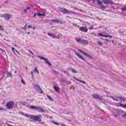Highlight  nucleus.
<instances>
[{
	"instance_id": "nucleus-35",
	"label": "nucleus",
	"mask_w": 126,
	"mask_h": 126,
	"mask_svg": "<svg viewBox=\"0 0 126 126\" xmlns=\"http://www.w3.org/2000/svg\"><path fill=\"white\" fill-rule=\"evenodd\" d=\"M97 44L98 45H100V46H102V45H103V44L102 43V42H101V41L97 42Z\"/></svg>"
},
{
	"instance_id": "nucleus-25",
	"label": "nucleus",
	"mask_w": 126,
	"mask_h": 126,
	"mask_svg": "<svg viewBox=\"0 0 126 126\" xmlns=\"http://www.w3.org/2000/svg\"><path fill=\"white\" fill-rule=\"evenodd\" d=\"M93 97L94 98V99H100V96L97 94H94Z\"/></svg>"
},
{
	"instance_id": "nucleus-38",
	"label": "nucleus",
	"mask_w": 126,
	"mask_h": 126,
	"mask_svg": "<svg viewBox=\"0 0 126 126\" xmlns=\"http://www.w3.org/2000/svg\"><path fill=\"white\" fill-rule=\"evenodd\" d=\"M28 28H32V25H30L28 26Z\"/></svg>"
},
{
	"instance_id": "nucleus-33",
	"label": "nucleus",
	"mask_w": 126,
	"mask_h": 126,
	"mask_svg": "<svg viewBox=\"0 0 126 126\" xmlns=\"http://www.w3.org/2000/svg\"><path fill=\"white\" fill-rule=\"evenodd\" d=\"M63 35L61 34V33H59L58 35H56V36L58 37V39L60 37H62Z\"/></svg>"
},
{
	"instance_id": "nucleus-12",
	"label": "nucleus",
	"mask_w": 126,
	"mask_h": 126,
	"mask_svg": "<svg viewBox=\"0 0 126 126\" xmlns=\"http://www.w3.org/2000/svg\"><path fill=\"white\" fill-rule=\"evenodd\" d=\"M79 30H80V31H82V32H87V31H88V29H87V28L85 27H81L79 29Z\"/></svg>"
},
{
	"instance_id": "nucleus-32",
	"label": "nucleus",
	"mask_w": 126,
	"mask_h": 126,
	"mask_svg": "<svg viewBox=\"0 0 126 126\" xmlns=\"http://www.w3.org/2000/svg\"><path fill=\"white\" fill-rule=\"evenodd\" d=\"M21 82L23 84H24V85H25V84H26V83H25V81H24V79H22L21 80Z\"/></svg>"
},
{
	"instance_id": "nucleus-47",
	"label": "nucleus",
	"mask_w": 126,
	"mask_h": 126,
	"mask_svg": "<svg viewBox=\"0 0 126 126\" xmlns=\"http://www.w3.org/2000/svg\"><path fill=\"white\" fill-rule=\"evenodd\" d=\"M0 50L1 51H2V49H1V48H0Z\"/></svg>"
},
{
	"instance_id": "nucleus-39",
	"label": "nucleus",
	"mask_w": 126,
	"mask_h": 126,
	"mask_svg": "<svg viewBox=\"0 0 126 126\" xmlns=\"http://www.w3.org/2000/svg\"><path fill=\"white\" fill-rule=\"evenodd\" d=\"M27 10H28L27 9H26L24 10L25 13H27Z\"/></svg>"
},
{
	"instance_id": "nucleus-37",
	"label": "nucleus",
	"mask_w": 126,
	"mask_h": 126,
	"mask_svg": "<svg viewBox=\"0 0 126 126\" xmlns=\"http://www.w3.org/2000/svg\"><path fill=\"white\" fill-rule=\"evenodd\" d=\"M122 10H123V11H126V8L124 7L122 9Z\"/></svg>"
},
{
	"instance_id": "nucleus-36",
	"label": "nucleus",
	"mask_w": 126,
	"mask_h": 126,
	"mask_svg": "<svg viewBox=\"0 0 126 126\" xmlns=\"http://www.w3.org/2000/svg\"><path fill=\"white\" fill-rule=\"evenodd\" d=\"M27 9L28 10H30V9H31V7H30V6L27 7Z\"/></svg>"
},
{
	"instance_id": "nucleus-44",
	"label": "nucleus",
	"mask_w": 126,
	"mask_h": 126,
	"mask_svg": "<svg viewBox=\"0 0 126 126\" xmlns=\"http://www.w3.org/2000/svg\"><path fill=\"white\" fill-rule=\"evenodd\" d=\"M35 28H35V27H33V28H32L33 30H35Z\"/></svg>"
},
{
	"instance_id": "nucleus-20",
	"label": "nucleus",
	"mask_w": 126,
	"mask_h": 126,
	"mask_svg": "<svg viewBox=\"0 0 126 126\" xmlns=\"http://www.w3.org/2000/svg\"><path fill=\"white\" fill-rule=\"evenodd\" d=\"M28 52H29L30 54H28V56H29V57H32V58H34V57H35V55H34V53H33L32 51H31V50H28Z\"/></svg>"
},
{
	"instance_id": "nucleus-46",
	"label": "nucleus",
	"mask_w": 126,
	"mask_h": 126,
	"mask_svg": "<svg viewBox=\"0 0 126 126\" xmlns=\"http://www.w3.org/2000/svg\"><path fill=\"white\" fill-rule=\"evenodd\" d=\"M27 34H30V32H28Z\"/></svg>"
},
{
	"instance_id": "nucleus-11",
	"label": "nucleus",
	"mask_w": 126,
	"mask_h": 126,
	"mask_svg": "<svg viewBox=\"0 0 126 126\" xmlns=\"http://www.w3.org/2000/svg\"><path fill=\"white\" fill-rule=\"evenodd\" d=\"M78 51L79 52H80V53H82V54H83V55L86 56V57H87V58H89V59H90V58H91V56H90V55H89L87 53H85V52L82 51V50L78 49Z\"/></svg>"
},
{
	"instance_id": "nucleus-18",
	"label": "nucleus",
	"mask_w": 126,
	"mask_h": 126,
	"mask_svg": "<svg viewBox=\"0 0 126 126\" xmlns=\"http://www.w3.org/2000/svg\"><path fill=\"white\" fill-rule=\"evenodd\" d=\"M36 15L38 16H45L46 15V13L44 12H43L42 13H41L40 12L36 13Z\"/></svg>"
},
{
	"instance_id": "nucleus-8",
	"label": "nucleus",
	"mask_w": 126,
	"mask_h": 126,
	"mask_svg": "<svg viewBox=\"0 0 126 126\" xmlns=\"http://www.w3.org/2000/svg\"><path fill=\"white\" fill-rule=\"evenodd\" d=\"M34 88L37 90V92H38V93H43V91L42 90V89H41V88L39 86V85H35Z\"/></svg>"
},
{
	"instance_id": "nucleus-27",
	"label": "nucleus",
	"mask_w": 126,
	"mask_h": 126,
	"mask_svg": "<svg viewBox=\"0 0 126 126\" xmlns=\"http://www.w3.org/2000/svg\"><path fill=\"white\" fill-rule=\"evenodd\" d=\"M71 71L72 72H73V73H77V70H76L73 68L71 69Z\"/></svg>"
},
{
	"instance_id": "nucleus-19",
	"label": "nucleus",
	"mask_w": 126,
	"mask_h": 126,
	"mask_svg": "<svg viewBox=\"0 0 126 126\" xmlns=\"http://www.w3.org/2000/svg\"><path fill=\"white\" fill-rule=\"evenodd\" d=\"M54 90H55V91H56V92H57V93H60V89L59 87L54 86Z\"/></svg>"
},
{
	"instance_id": "nucleus-9",
	"label": "nucleus",
	"mask_w": 126,
	"mask_h": 126,
	"mask_svg": "<svg viewBox=\"0 0 126 126\" xmlns=\"http://www.w3.org/2000/svg\"><path fill=\"white\" fill-rule=\"evenodd\" d=\"M40 60H43L45 62V63H46L47 64H48V65H49V66L52 65V63H50V62H49V61L48 60V59H46V58H44V57H40Z\"/></svg>"
},
{
	"instance_id": "nucleus-23",
	"label": "nucleus",
	"mask_w": 126,
	"mask_h": 126,
	"mask_svg": "<svg viewBox=\"0 0 126 126\" xmlns=\"http://www.w3.org/2000/svg\"><path fill=\"white\" fill-rule=\"evenodd\" d=\"M52 21L53 23H59V22H60V20L56 19L55 20H52Z\"/></svg>"
},
{
	"instance_id": "nucleus-29",
	"label": "nucleus",
	"mask_w": 126,
	"mask_h": 126,
	"mask_svg": "<svg viewBox=\"0 0 126 126\" xmlns=\"http://www.w3.org/2000/svg\"><path fill=\"white\" fill-rule=\"evenodd\" d=\"M47 97L48 98L49 100H50V101H53V98L50 96L47 95Z\"/></svg>"
},
{
	"instance_id": "nucleus-1",
	"label": "nucleus",
	"mask_w": 126,
	"mask_h": 126,
	"mask_svg": "<svg viewBox=\"0 0 126 126\" xmlns=\"http://www.w3.org/2000/svg\"><path fill=\"white\" fill-rule=\"evenodd\" d=\"M24 116H25V117H27V118H30V119H32V120H33L34 121H38V122H40V121H41V118H42V116L41 115L33 116L32 115L26 114H24Z\"/></svg>"
},
{
	"instance_id": "nucleus-31",
	"label": "nucleus",
	"mask_w": 126,
	"mask_h": 126,
	"mask_svg": "<svg viewBox=\"0 0 126 126\" xmlns=\"http://www.w3.org/2000/svg\"><path fill=\"white\" fill-rule=\"evenodd\" d=\"M10 76H11V73H7V77H10Z\"/></svg>"
},
{
	"instance_id": "nucleus-17",
	"label": "nucleus",
	"mask_w": 126,
	"mask_h": 126,
	"mask_svg": "<svg viewBox=\"0 0 126 126\" xmlns=\"http://www.w3.org/2000/svg\"><path fill=\"white\" fill-rule=\"evenodd\" d=\"M74 79H75L77 81H79V82H81V83H84V84H86V82H85V81H82L81 80H79L78 78H77L75 77H74Z\"/></svg>"
},
{
	"instance_id": "nucleus-45",
	"label": "nucleus",
	"mask_w": 126,
	"mask_h": 126,
	"mask_svg": "<svg viewBox=\"0 0 126 126\" xmlns=\"http://www.w3.org/2000/svg\"><path fill=\"white\" fill-rule=\"evenodd\" d=\"M2 27L1 25H0V29H1Z\"/></svg>"
},
{
	"instance_id": "nucleus-48",
	"label": "nucleus",
	"mask_w": 126,
	"mask_h": 126,
	"mask_svg": "<svg viewBox=\"0 0 126 126\" xmlns=\"http://www.w3.org/2000/svg\"><path fill=\"white\" fill-rule=\"evenodd\" d=\"M124 116H125V117H126V114L124 115Z\"/></svg>"
},
{
	"instance_id": "nucleus-14",
	"label": "nucleus",
	"mask_w": 126,
	"mask_h": 126,
	"mask_svg": "<svg viewBox=\"0 0 126 126\" xmlns=\"http://www.w3.org/2000/svg\"><path fill=\"white\" fill-rule=\"evenodd\" d=\"M102 2H103V3H104V4H112V1H109V0H102Z\"/></svg>"
},
{
	"instance_id": "nucleus-34",
	"label": "nucleus",
	"mask_w": 126,
	"mask_h": 126,
	"mask_svg": "<svg viewBox=\"0 0 126 126\" xmlns=\"http://www.w3.org/2000/svg\"><path fill=\"white\" fill-rule=\"evenodd\" d=\"M27 26H28V25H26L22 29H27Z\"/></svg>"
},
{
	"instance_id": "nucleus-40",
	"label": "nucleus",
	"mask_w": 126,
	"mask_h": 126,
	"mask_svg": "<svg viewBox=\"0 0 126 126\" xmlns=\"http://www.w3.org/2000/svg\"><path fill=\"white\" fill-rule=\"evenodd\" d=\"M31 74H32V77H34V76L33 75V71H31Z\"/></svg>"
},
{
	"instance_id": "nucleus-41",
	"label": "nucleus",
	"mask_w": 126,
	"mask_h": 126,
	"mask_svg": "<svg viewBox=\"0 0 126 126\" xmlns=\"http://www.w3.org/2000/svg\"><path fill=\"white\" fill-rule=\"evenodd\" d=\"M90 30H93V27H91L90 28Z\"/></svg>"
},
{
	"instance_id": "nucleus-26",
	"label": "nucleus",
	"mask_w": 126,
	"mask_h": 126,
	"mask_svg": "<svg viewBox=\"0 0 126 126\" xmlns=\"http://www.w3.org/2000/svg\"><path fill=\"white\" fill-rule=\"evenodd\" d=\"M33 71L35 73H37V74L39 73V70L37 69V67H35L34 69H33Z\"/></svg>"
},
{
	"instance_id": "nucleus-21",
	"label": "nucleus",
	"mask_w": 126,
	"mask_h": 126,
	"mask_svg": "<svg viewBox=\"0 0 126 126\" xmlns=\"http://www.w3.org/2000/svg\"><path fill=\"white\" fill-rule=\"evenodd\" d=\"M60 10L62 12H64V13H66V12H67V10L63 8H61Z\"/></svg>"
},
{
	"instance_id": "nucleus-10",
	"label": "nucleus",
	"mask_w": 126,
	"mask_h": 126,
	"mask_svg": "<svg viewBox=\"0 0 126 126\" xmlns=\"http://www.w3.org/2000/svg\"><path fill=\"white\" fill-rule=\"evenodd\" d=\"M112 112L113 115V116H114V117H117L118 116V115H119V112H118V110L115 109V108L112 109Z\"/></svg>"
},
{
	"instance_id": "nucleus-3",
	"label": "nucleus",
	"mask_w": 126,
	"mask_h": 126,
	"mask_svg": "<svg viewBox=\"0 0 126 126\" xmlns=\"http://www.w3.org/2000/svg\"><path fill=\"white\" fill-rule=\"evenodd\" d=\"M13 107H14V101H10L7 102L6 104V109L11 110V109H13Z\"/></svg>"
},
{
	"instance_id": "nucleus-51",
	"label": "nucleus",
	"mask_w": 126,
	"mask_h": 126,
	"mask_svg": "<svg viewBox=\"0 0 126 126\" xmlns=\"http://www.w3.org/2000/svg\"><path fill=\"white\" fill-rule=\"evenodd\" d=\"M106 41H108V39H106Z\"/></svg>"
},
{
	"instance_id": "nucleus-15",
	"label": "nucleus",
	"mask_w": 126,
	"mask_h": 126,
	"mask_svg": "<svg viewBox=\"0 0 126 126\" xmlns=\"http://www.w3.org/2000/svg\"><path fill=\"white\" fill-rule=\"evenodd\" d=\"M30 108V109H32V110H35V111H38L39 107L32 105V106H31Z\"/></svg>"
},
{
	"instance_id": "nucleus-42",
	"label": "nucleus",
	"mask_w": 126,
	"mask_h": 126,
	"mask_svg": "<svg viewBox=\"0 0 126 126\" xmlns=\"http://www.w3.org/2000/svg\"><path fill=\"white\" fill-rule=\"evenodd\" d=\"M54 124H55V125H57V126H59V123H58L55 122Z\"/></svg>"
},
{
	"instance_id": "nucleus-50",
	"label": "nucleus",
	"mask_w": 126,
	"mask_h": 126,
	"mask_svg": "<svg viewBox=\"0 0 126 126\" xmlns=\"http://www.w3.org/2000/svg\"><path fill=\"white\" fill-rule=\"evenodd\" d=\"M35 16H36V14H35V15H34V17H35Z\"/></svg>"
},
{
	"instance_id": "nucleus-28",
	"label": "nucleus",
	"mask_w": 126,
	"mask_h": 126,
	"mask_svg": "<svg viewBox=\"0 0 126 126\" xmlns=\"http://www.w3.org/2000/svg\"><path fill=\"white\" fill-rule=\"evenodd\" d=\"M38 111L43 113V112H44V109L41 107H39Z\"/></svg>"
},
{
	"instance_id": "nucleus-49",
	"label": "nucleus",
	"mask_w": 126,
	"mask_h": 126,
	"mask_svg": "<svg viewBox=\"0 0 126 126\" xmlns=\"http://www.w3.org/2000/svg\"><path fill=\"white\" fill-rule=\"evenodd\" d=\"M0 8H1V6H0Z\"/></svg>"
},
{
	"instance_id": "nucleus-6",
	"label": "nucleus",
	"mask_w": 126,
	"mask_h": 126,
	"mask_svg": "<svg viewBox=\"0 0 126 126\" xmlns=\"http://www.w3.org/2000/svg\"><path fill=\"white\" fill-rule=\"evenodd\" d=\"M95 36H96V37H105V38H108V37H109V38H112V36L111 35L103 34L102 33H99L97 35L95 34Z\"/></svg>"
},
{
	"instance_id": "nucleus-5",
	"label": "nucleus",
	"mask_w": 126,
	"mask_h": 126,
	"mask_svg": "<svg viewBox=\"0 0 126 126\" xmlns=\"http://www.w3.org/2000/svg\"><path fill=\"white\" fill-rule=\"evenodd\" d=\"M0 17L4 18L5 20H9L11 17H12V15L9 13H5L3 15H0Z\"/></svg>"
},
{
	"instance_id": "nucleus-7",
	"label": "nucleus",
	"mask_w": 126,
	"mask_h": 126,
	"mask_svg": "<svg viewBox=\"0 0 126 126\" xmlns=\"http://www.w3.org/2000/svg\"><path fill=\"white\" fill-rule=\"evenodd\" d=\"M47 34L48 36H49L50 37H51V38H53L54 39H59V36H57V35L54 33L48 32Z\"/></svg>"
},
{
	"instance_id": "nucleus-22",
	"label": "nucleus",
	"mask_w": 126,
	"mask_h": 126,
	"mask_svg": "<svg viewBox=\"0 0 126 126\" xmlns=\"http://www.w3.org/2000/svg\"><path fill=\"white\" fill-rule=\"evenodd\" d=\"M12 51L13 52L14 54L15 55H16V53H15V52L16 53H17V54H19V53L18 52V51L16 50H15V49H14V47H12Z\"/></svg>"
},
{
	"instance_id": "nucleus-43",
	"label": "nucleus",
	"mask_w": 126,
	"mask_h": 126,
	"mask_svg": "<svg viewBox=\"0 0 126 126\" xmlns=\"http://www.w3.org/2000/svg\"><path fill=\"white\" fill-rule=\"evenodd\" d=\"M2 110H3V109L2 108H1V107H0V111H2Z\"/></svg>"
},
{
	"instance_id": "nucleus-24",
	"label": "nucleus",
	"mask_w": 126,
	"mask_h": 126,
	"mask_svg": "<svg viewBox=\"0 0 126 126\" xmlns=\"http://www.w3.org/2000/svg\"><path fill=\"white\" fill-rule=\"evenodd\" d=\"M96 1L99 5H100V6H102V5H103V3L102 2V1H101V0H96Z\"/></svg>"
},
{
	"instance_id": "nucleus-13",
	"label": "nucleus",
	"mask_w": 126,
	"mask_h": 126,
	"mask_svg": "<svg viewBox=\"0 0 126 126\" xmlns=\"http://www.w3.org/2000/svg\"><path fill=\"white\" fill-rule=\"evenodd\" d=\"M75 55H76V56H77V57H78L79 59H81V60H82V61H85V59H84V58L82 56H81L80 54L76 52Z\"/></svg>"
},
{
	"instance_id": "nucleus-4",
	"label": "nucleus",
	"mask_w": 126,
	"mask_h": 126,
	"mask_svg": "<svg viewBox=\"0 0 126 126\" xmlns=\"http://www.w3.org/2000/svg\"><path fill=\"white\" fill-rule=\"evenodd\" d=\"M112 98L114 100V101H116L117 102H120V103H122V102H126V97H113Z\"/></svg>"
},
{
	"instance_id": "nucleus-2",
	"label": "nucleus",
	"mask_w": 126,
	"mask_h": 126,
	"mask_svg": "<svg viewBox=\"0 0 126 126\" xmlns=\"http://www.w3.org/2000/svg\"><path fill=\"white\" fill-rule=\"evenodd\" d=\"M76 41L77 43H79V44H82V45H84L85 46H86L89 44L88 40L82 39L78 37L76 38Z\"/></svg>"
},
{
	"instance_id": "nucleus-30",
	"label": "nucleus",
	"mask_w": 126,
	"mask_h": 126,
	"mask_svg": "<svg viewBox=\"0 0 126 126\" xmlns=\"http://www.w3.org/2000/svg\"><path fill=\"white\" fill-rule=\"evenodd\" d=\"M100 6L101 7L102 10H105V9H106V7L104 6V5Z\"/></svg>"
},
{
	"instance_id": "nucleus-16",
	"label": "nucleus",
	"mask_w": 126,
	"mask_h": 126,
	"mask_svg": "<svg viewBox=\"0 0 126 126\" xmlns=\"http://www.w3.org/2000/svg\"><path fill=\"white\" fill-rule=\"evenodd\" d=\"M117 106L118 107H121L122 108H124V109H126V104H123L122 103H118L117 104Z\"/></svg>"
}]
</instances>
